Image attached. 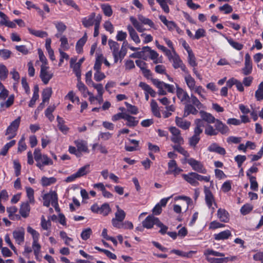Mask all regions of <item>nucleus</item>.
Returning <instances> with one entry per match:
<instances>
[{
	"label": "nucleus",
	"instance_id": "obj_1",
	"mask_svg": "<svg viewBox=\"0 0 263 263\" xmlns=\"http://www.w3.org/2000/svg\"><path fill=\"white\" fill-rule=\"evenodd\" d=\"M189 100H190L191 103L185 104L183 117H187L190 114L195 115L198 112V109H200L203 107L202 104L193 93L191 94Z\"/></svg>",
	"mask_w": 263,
	"mask_h": 263
},
{
	"label": "nucleus",
	"instance_id": "obj_2",
	"mask_svg": "<svg viewBox=\"0 0 263 263\" xmlns=\"http://www.w3.org/2000/svg\"><path fill=\"white\" fill-rule=\"evenodd\" d=\"M137 18L138 19L133 16H131L129 17V20L138 32H143L146 30L143 25H148L152 28L154 27V22L148 18L144 16L142 14H138Z\"/></svg>",
	"mask_w": 263,
	"mask_h": 263
},
{
	"label": "nucleus",
	"instance_id": "obj_3",
	"mask_svg": "<svg viewBox=\"0 0 263 263\" xmlns=\"http://www.w3.org/2000/svg\"><path fill=\"white\" fill-rule=\"evenodd\" d=\"M184 78L189 89L191 92L197 93L203 100H206L205 89L200 85H196L195 79L190 73L184 74Z\"/></svg>",
	"mask_w": 263,
	"mask_h": 263
},
{
	"label": "nucleus",
	"instance_id": "obj_4",
	"mask_svg": "<svg viewBox=\"0 0 263 263\" xmlns=\"http://www.w3.org/2000/svg\"><path fill=\"white\" fill-rule=\"evenodd\" d=\"M34 157L36 162V166L41 170H43L45 165H51L53 164V161L46 155H42L39 149H35Z\"/></svg>",
	"mask_w": 263,
	"mask_h": 263
},
{
	"label": "nucleus",
	"instance_id": "obj_5",
	"mask_svg": "<svg viewBox=\"0 0 263 263\" xmlns=\"http://www.w3.org/2000/svg\"><path fill=\"white\" fill-rule=\"evenodd\" d=\"M153 84L158 88V93L159 95L164 96L167 92L174 93L175 92V87L173 85H170L161 81L158 79L152 80Z\"/></svg>",
	"mask_w": 263,
	"mask_h": 263
},
{
	"label": "nucleus",
	"instance_id": "obj_6",
	"mask_svg": "<svg viewBox=\"0 0 263 263\" xmlns=\"http://www.w3.org/2000/svg\"><path fill=\"white\" fill-rule=\"evenodd\" d=\"M27 232L32 236L33 239L32 247L34 255L37 258L40 253L41 248V245L39 243L40 234L31 227H27Z\"/></svg>",
	"mask_w": 263,
	"mask_h": 263
},
{
	"label": "nucleus",
	"instance_id": "obj_7",
	"mask_svg": "<svg viewBox=\"0 0 263 263\" xmlns=\"http://www.w3.org/2000/svg\"><path fill=\"white\" fill-rule=\"evenodd\" d=\"M43 198L44 200L43 205L44 206L48 207L51 204L57 212H60V208L58 203V196L55 192H50L44 195Z\"/></svg>",
	"mask_w": 263,
	"mask_h": 263
},
{
	"label": "nucleus",
	"instance_id": "obj_8",
	"mask_svg": "<svg viewBox=\"0 0 263 263\" xmlns=\"http://www.w3.org/2000/svg\"><path fill=\"white\" fill-rule=\"evenodd\" d=\"M90 172V164H87L81 167H80L77 171L67 177L65 179V181L69 183L72 182L76 179L81 178L83 176H86Z\"/></svg>",
	"mask_w": 263,
	"mask_h": 263
},
{
	"label": "nucleus",
	"instance_id": "obj_9",
	"mask_svg": "<svg viewBox=\"0 0 263 263\" xmlns=\"http://www.w3.org/2000/svg\"><path fill=\"white\" fill-rule=\"evenodd\" d=\"M204 193L206 204L209 209L211 210L212 213H214L215 208L217 207V204L215 202L214 197L207 187H204Z\"/></svg>",
	"mask_w": 263,
	"mask_h": 263
},
{
	"label": "nucleus",
	"instance_id": "obj_10",
	"mask_svg": "<svg viewBox=\"0 0 263 263\" xmlns=\"http://www.w3.org/2000/svg\"><path fill=\"white\" fill-rule=\"evenodd\" d=\"M20 122L21 117H18L17 119L12 121L10 123V125L7 127L6 135H8V139H12L15 136Z\"/></svg>",
	"mask_w": 263,
	"mask_h": 263
},
{
	"label": "nucleus",
	"instance_id": "obj_11",
	"mask_svg": "<svg viewBox=\"0 0 263 263\" xmlns=\"http://www.w3.org/2000/svg\"><path fill=\"white\" fill-rule=\"evenodd\" d=\"M185 161L195 171L202 174H205L206 173V170L200 161L196 160L193 158L186 159Z\"/></svg>",
	"mask_w": 263,
	"mask_h": 263
},
{
	"label": "nucleus",
	"instance_id": "obj_12",
	"mask_svg": "<svg viewBox=\"0 0 263 263\" xmlns=\"http://www.w3.org/2000/svg\"><path fill=\"white\" fill-rule=\"evenodd\" d=\"M53 73L49 71L48 66L44 65H41L40 77L44 84H47L53 77Z\"/></svg>",
	"mask_w": 263,
	"mask_h": 263
},
{
	"label": "nucleus",
	"instance_id": "obj_13",
	"mask_svg": "<svg viewBox=\"0 0 263 263\" xmlns=\"http://www.w3.org/2000/svg\"><path fill=\"white\" fill-rule=\"evenodd\" d=\"M169 130L172 134L171 141L178 144H183L184 139L181 135L180 130L176 127L172 126L169 128Z\"/></svg>",
	"mask_w": 263,
	"mask_h": 263
},
{
	"label": "nucleus",
	"instance_id": "obj_14",
	"mask_svg": "<svg viewBox=\"0 0 263 263\" xmlns=\"http://www.w3.org/2000/svg\"><path fill=\"white\" fill-rule=\"evenodd\" d=\"M99 15H101L98 14L96 16V13L95 12L91 13L88 16L83 17L82 18V25L86 28H89L91 26H92L93 25L95 26L97 20Z\"/></svg>",
	"mask_w": 263,
	"mask_h": 263
},
{
	"label": "nucleus",
	"instance_id": "obj_15",
	"mask_svg": "<svg viewBox=\"0 0 263 263\" xmlns=\"http://www.w3.org/2000/svg\"><path fill=\"white\" fill-rule=\"evenodd\" d=\"M142 50H143L144 52H148L150 59L153 61L154 63L157 64L162 62V56L159 57V54L156 51L152 50L149 47H143Z\"/></svg>",
	"mask_w": 263,
	"mask_h": 263
},
{
	"label": "nucleus",
	"instance_id": "obj_16",
	"mask_svg": "<svg viewBox=\"0 0 263 263\" xmlns=\"http://www.w3.org/2000/svg\"><path fill=\"white\" fill-rule=\"evenodd\" d=\"M183 170L178 166L177 162L174 160H171L168 162V170L167 174H173L175 176L179 175Z\"/></svg>",
	"mask_w": 263,
	"mask_h": 263
},
{
	"label": "nucleus",
	"instance_id": "obj_17",
	"mask_svg": "<svg viewBox=\"0 0 263 263\" xmlns=\"http://www.w3.org/2000/svg\"><path fill=\"white\" fill-rule=\"evenodd\" d=\"M197 173L195 172L189 173L187 174H182V177L183 178L191 184L192 186H197L199 185V182L197 181Z\"/></svg>",
	"mask_w": 263,
	"mask_h": 263
},
{
	"label": "nucleus",
	"instance_id": "obj_18",
	"mask_svg": "<svg viewBox=\"0 0 263 263\" xmlns=\"http://www.w3.org/2000/svg\"><path fill=\"white\" fill-rule=\"evenodd\" d=\"M159 220L158 218L153 215L147 216L142 222V226L146 229H151L154 225H157Z\"/></svg>",
	"mask_w": 263,
	"mask_h": 263
},
{
	"label": "nucleus",
	"instance_id": "obj_19",
	"mask_svg": "<svg viewBox=\"0 0 263 263\" xmlns=\"http://www.w3.org/2000/svg\"><path fill=\"white\" fill-rule=\"evenodd\" d=\"M126 29L131 40L136 44H140L141 43V40L136 32L135 27L130 25H128L126 27Z\"/></svg>",
	"mask_w": 263,
	"mask_h": 263
},
{
	"label": "nucleus",
	"instance_id": "obj_20",
	"mask_svg": "<svg viewBox=\"0 0 263 263\" xmlns=\"http://www.w3.org/2000/svg\"><path fill=\"white\" fill-rule=\"evenodd\" d=\"M242 70L244 75H248L252 71V61L249 53H246L245 55V67Z\"/></svg>",
	"mask_w": 263,
	"mask_h": 263
},
{
	"label": "nucleus",
	"instance_id": "obj_21",
	"mask_svg": "<svg viewBox=\"0 0 263 263\" xmlns=\"http://www.w3.org/2000/svg\"><path fill=\"white\" fill-rule=\"evenodd\" d=\"M80 154L81 153H89V151L87 146V142L86 141L78 139L74 141Z\"/></svg>",
	"mask_w": 263,
	"mask_h": 263
},
{
	"label": "nucleus",
	"instance_id": "obj_22",
	"mask_svg": "<svg viewBox=\"0 0 263 263\" xmlns=\"http://www.w3.org/2000/svg\"><path fill=\"white\" fill-rule=\"evenodd\" d=\"M167 58L170 61L173 62V66L175 69L178 68L183 63L182 60L176 51L172 52Z\"/></svg>",
	"mask_w": 263,
	"mask_h": 263
},
{
	"label": "nucleus",
	"instance_id": "obj_23",
	"mask_svg": "<svg viewBox=\"0 0 263 263\" xmlns=\"http://www.w3.org/2000/svg\"><path fill=\"white\" fill-rule=\"evenodd\" d=\"M176 94L178 99L182 103L187 102L190 99V96L187 92L182 88L178 87V85L176 86Z\"/></svg>",
	"mask_w": 263,
	"mask_h": 263
},
{
	"label": "nucleus",
	"instance_id": "obj_24",
	"mask_svg": "<svg viewBox=\"0 0 263 263\" xmlns=\"http://www.w3.org/2000/svg\"><path fill=\"white\" fill-rule=\"evenodd\" d=\"M175 123L177 126L183 130L189 129L191 123L190 121L183 119V118L176 117L175 118Z\"/></svg>",
	"mask_w": 263,
	"mask_h": 263
},
{
	"label": "nucleus",
	"instance_id": "obj_25",
	"mask_svg": "<svg viewBox=\"0 0 263 263\" xmlns=\"http://www.w3.org/2000/svg\"><path fill=\"white\" fill-rule=\"evenodd\" d=\"M25 232L23 229L15 230L13 232V236L16 243L22 244L24 241Z\"/></svg>",
	"mask_w": 263,
	"mask_h": 263
},
{
	"label": "nucleus",
	"instance_id": "obj_26",
	"mask_svg": "<svg viewBox=\"0 0 263 263\" xmlns=\"http://www.w3.org/2000/svg\"><path fill=\"white\" fill-rule=\"evenodd\" d=\"M215 127L218 133L220 132L222 134H226L229 130L228 127L218 119L215 122Z\"/></svg>",
	"mask_w": 263,
	"mask_h": 263
},
{
	"label": "nucleus",
	"instance_id": "obj_27",
	"mask_svg": "<svg viewBox=\"0 0 263 263\" xmlns=\"http://www.w3.org/2000/svg\"><path fill=\"white\" fill-rule=\"evenodd\" d=\"M208 150L210 152H215L221 155H224L226 153L225 149L222 147H220L216 143H212L208 147Z\"/></svg>",
	"mask_w": 263,
	"mask_h": 263
},
{
	"label": "nucleus",
	"instance_id": "obj_28",
	"mask_svg": "<svg viewBox=\"0 0 263 263\" xmlns=\"http://www.w3.org/2000/svg\"><path fill=\"white\" fill-rule=\"evenodd\" d=\"M53 24H54L58 31V33L55 35V36L57 37H59L66 30L67 26L63 22L61 21H54Z\"/></svg>",
	"mask_w": 263,
	"mask_h": 263
},
{
	"label": "nucleus",
	"instance_id": "obj_29",
	"mask_svg": "<svg viewBox=\"0 0 263 263\" xmlns=\"http://www.w3.org/2000/svg\"><path fill=\"white\" fill-rule=\"evenodd\" d=\"M139 141L134 139H129V143H126L125 149L128 152H133L138 149Z\"/></svg>",
	"mask_w": 263,
	"mask_h": 263
},
{
	"label": "nucleus",
	"instance_id": "obj_30",
	"mask_svg": "<svg viewBox=\"0 0 263 263\" xmlns=\"http://www.w3.org/2000/svg\"><path fill=\"white\" fill-rule=\"evenodd\" d=\"M29 203H30L28 202H24L21 205L20 209V213L21 215L24 218L27 217L29 215L30 211Z\"/></svg>",
	"mask_w": 263,
	"mask_h": 263
},
{
	"label": "nucleus",
	"instance_id": "obj_31",
	"mask_svg": "<svg viewBox=\"0 0 263 263\" xmlns=\"http://www.w3.org/2000/svg\"><path fill=\"white\" fill-rule=\"evenodd\" d=\"M231 235V231L229 230H226L219 233L215 234L214 238L216 240H225L228 239Z\"/></svg>",
	"mask_w": 263,
	"mask_h": 263
},
{
	"label": "nucleus",
	"instance_id": "obj_32",
	"mask_svg": "<svg viewBox=\"0 0 263 263\" xmlns=\"http://www.w3.org/2000/svg\"><path fill=\"white\" fill-rule=\"evenodd\" d=\"M201 118L203 120L209 124L214 123L216 121V119L211 114L201 111L200 112Z\"/></svg>",
	"mask_w": 263,
	"mask_h": 263
},
{
	"label": "nucleus",
	"instance_id": "obj_33",
	"mask_svg": "<svg viewBox=\"0 0 263 263\" xmlns=\"http://www.w3.org/2000/svg\"><path fill=\"white\" fill-rule=\"evenodd\" d=\"M57 120L58 122V126L60 130L64 134H66L69 128L65 124V121L64 120L58 116L57 117Z\"/></svg>",
	"mask_w": 263,
	"mask_h": 263
},
{
	"label": "nucleus",
	"instance_id": "obj_34",
	"mask_svg": "<svg viewBox=\"0 0 263 263\" xmlns=\"http://www.w3.org/2000/svg\"><path fill=\"white\" fill-rule=\"evenodd\" d=\"M104 60V57L102 54H96L95 63L93 66L95 71H101L102 64Z\"/></svg>",
	"mask_w": 263,
	"mask_h": 263
},
{
	"label": "nucleus",
	"instance_id": "obj_35",
	"mask_svg": "<svg viewBox=\"0 0 263 263\" xmlns=\"http://www.w3.org/2000/svg\"><path fill=\"white\" fill-rule=\"evenodd\" d=\"M51 40L50 38H47L45 42V48L46 50L47 51V52L48 53L49 58L51 60L54 61L55 60V56L54 54V51L51 47Z\"/></svg>",
	"mask_w": 263,
	"mask_h": 263
},
{
	"label": "nucleus",
	"instance_id": "obj_36",
	"mask_svg": "<svg viewBox=\"0 0 263 263\" xmlns=\"http://www.w3.org/2000/svg\"><path fill=\"white\" fill-rule=\"evenodd\" d=\"M139 87H140L145 92V93H149L152 97H155L156 95V92L154 90L152 89V88L144 82H140L139 85Z\"/></svg>",
	"mask_w": 263,
	"mask_h": 263
},
{
	"label": "nucleus",
	"instance_id": "obj_37",
	"mask_svg": "<svg viewBox=\"0 0 263 263\" xmlns=\"http://www.w3.org/2000/svg\"><path fill=\"white\" fill-rule=\"evenodd\" d=\"M77 87L83 97L86 98L88 96V94L90 92L88 91L87 87L84 85V84L80 81V79L78 80Z\"/></svg>",
	"mask_w": 263,
	"mask_h": 263
},
{
	"label": "nucleus",
	"instance_id": "obj_38",
	"mask_svg": "<svg viewBox=\"0 0 263 263\" xmlns=\"http://www.w3.org/2000/svg\"><path fill=\"white\" fill-rule=\"evenodd\" d=\"M156 1L164 12L166 13H169L170 8L168 5L173 4V2L171 0H156Z\"/></svg>",
	"mask_w": 263,
	"mask_h": 263
},
{
	"label": "nucleus",
	"instance_id": "obj_39",
	"mask_svg": "<svg viewBox=\"0 0 263 263\" xmlns=\"http://www.w3.org/2000/svg\"><path fill=\"white\" fill-rule=\"evenodd\" d=\"M14 101V95H10L9 96L8 99L5 102H1L0 103V107L3 110H5L7 108H9L13 105Z\"/></svg>",
	"mask_w": 263,
	"mask_h": 263
},
{
	"label": "nucleus",
	"instance_id": "obj_40",
	"mask_svg": "<svg viewBox=\"0 0 263 263\" xmlns=\"http://www.w3.org/2000/svg\"><path fill=\"white\" fill-rule=\"evenodd\" d=\"M217 216L220 220L223 222L229 221V213L223 209H219L217 211Z\"/></svg>",
	"mask_w": 263,
	"mask_h": 263
},
{
	"label": "nucleus",
	"instance_id": "obj_41",
	"mask_svg": "<svg viewBox=\"0 0 263 263\" xmlns=\"http://www.w3.org/2000/svg\"><path fill=\"white\" fill-rule=\"evenodd\" d=\"M29 32L35 36L44 38L48 36V33L44 31L35 30L31 28H28Z\"/></svg>",
	"mask_w": 263,
	"mask_h": 263
},
{
	"label": "nucleus",
	"instance_id": "obj_42",
	"mask_svg": "<svg viewBox=\"0 0 263 263\" xmlns=\"http://www.w3.org/2000/svg\"><path fill=\"white\" fill-rule=\"evenodd\" d=\"M87 40V37L85 34L82 38H81L77 43L76 46V49L78 53L82 52L83 50V47L85 44Z\"/></svg>",
	"mask_w": 263,
	"mask_h": 263
},
{
	"label": "nucleus",
	"instance_id": "obj_43",
	"mask_svg": "<svg viewBox=\"0 0 263 263\" xmlns=\"http://www.w3.org/2000/svg\"><path fill=\"white\" fill-rule=\"evenodd\" d=\"M60 41L61 43L60 47L59 50H68L70 48V46L68 42V39L65 35L60 36Z\"/></svg>",
	"mask_w": 263,
	"mask_h": 263
},
{
	"label": "nucleus",
	"instance_id": "obj_44",
	"mask_svg": "<svg viewBox=\"0 0 263 263\" xmlns=\"http://www.w3.org/2000/svg\"><path fill=\"white\" fill-rule=\"evenodd\" d=\"M123 119L127 121L126 125L129 127L135 126L138 124V121L136 120L135 117L131 116L126 113L125 114V117H123Z\"/></svg>",
	"mask_w": 263,
	"mask_h": 263
},
{
	"label": "nucleus",
	"instance_id": "obj_45",
	"mask_svg": "<svg viewBox=\"0 0 263 263\" xmlns=\"http://www.w3.org/2000/svg\"><path fill=\"white\" fill-rule=\"evenodd\" d=\"M100 7L105 16L110 17L112 15L113 11L110 5L108 4H102Z\"/></svg>",
	"mask_w": 263,
	"mask_h": 263
},
{
	"label": "nucleus",
	"instance_id": "obj_46",
	"mask_svg": "<svg viewBox=\"0 0 263 263\" xmlns=\"http://www.w3.org/2000/svg\"><path fill=\"white\" fill-rule=\"evenodd\" d=\"M136 64L142 70L145 76L149 74L150 71L146 68V64L142 60L136 61Z\"/></svg>",
	"mask_w": 263,
	"mask_h": 263
},
{
	"label": "nucleus",
	"instance_id": "obj_47",
	"mask_svg": "<svg viewBox=\"0 0 263 263\" xmlns=\"http://www.w3.org/2000/svg\"><path fill=\"white\" fill-rule=\"evenodd\" d=\"M181 145V144H177V145H173L172 147L174 150L177 151L178 153L184 156L185 159H188L187 158L190 156L189 153L183 147H182Z\"/></svg>",
	"mask_w": 263,
	"mask_h": 263
},
{
	"label": "nucleus",
	"instance_id": "obj_48",
	"mask_svg": "<svg viewBox=\"0 0 263 263\" xmlns=\"http://www.w3.org/2000/svg\"><path fill=\"white\" fill-rule=\"evenodd\" d=\"M52 89L51 88L48 87L44 89L42 92V97L43 103L48 102L52 94Z\"/></svg>",
	"mask_w": 263,
	"mask_h": 263
},
{
	"label": "nucleus",
	"instance_id": "obj_49",
	"mask_svg": "<svg viewBox=\"0 0 263 263\" xmlns=\"http://www.w3.org/2000/svg\"><path fill=\"white\" fill-rule=\"evenodd\" d=\"M56 181V179L53 177L49 178L43 177L41 179V182L43 186H46L54 183Z\"/></svg>",
	"mask_w": 263,
	"mask_h": 263
},
{
	"label": "nucleus",
	"instance_id": "obj_50",
	"mask_svg": "<svg viewBox=\"0 0 263 263\" xmlns=\"http://www.w3.org/2000/svg\"><path fill=\"white\" fill-rule=\"evenodd\" d=\"M55 109L54 105L49 106L45 111V116L49 119L50 122L53 121L54 117L52 115V112Z\"/></svg>",
	"mask_w": 263,
	"mask_h": 263
},
{
	"label": "nucleus",
	"instance_id": "obj_51",
	"mask_svg": "<svg viewBox=\"0 0 263 263\" xmlns=\"http://www.w3.org/2000/svg\"><path fill=\"white\" fill-rule=\"evenodd\" d=\"M151 107L154 115L158 118L161 117V114L159 111L158 106L156 101L154 100H152L151 102Z\"/></svg>",
	"mask_w": 263,
	"mask_h": 263
},
{
	"label": "nucleus",
	"instance_id": "obj_52",
	"mask_svg": "<svg viewBox=\"0 0 263 263\" xmlns=\"http://www.w3.org/2000/svg\"><path fill=\"white\" fill-rule=\"evenodd\" d=\"M27 194V197L28 199V202L30 204L34 203V190L30 187L27 186L25 187Z\"/></svg>",
	"mask_w": 263,
	"mask_h": 263
},
{
	"label": "nucleus",
	"instance_id": "obj_53",
	"mask_svg": "<svg viewBox=\"0 0 263 263\" xmlns=\"http://www.w3.org/2000/svg\"><path fill=\"white\" fill-rule=\"evenodd\" d=\"M227 41L229 43V44L234 49L237 50H240L242 49L243 46L242 44L235 42L232 38H229L228 37H226Z\"/></svg>",
	"mask_w": 263,
	"mask_h": 263
},
{
	"label": "nucleus",
	"instance_id": "obj_54",
	"mask_svg": "<svg viewBox=\"0 0 263 263\" xmlns=\"http://www.w3.org/2000/svg\"><path fill=\"white\" fill-rule=\"evenodd\" d=\"M255 97L257 101L263 100V81L259 84L258 88L255 91Z\"/></svg>",
	"mask_w": 263,
	"mask_h": 263
},
{
	"label": "nucleus",
	"instance_id": "obj_55",
	"mask_svg": "<svg viewBox=\"0 0 263 263\" xmlns=\"http://www.w3.org/2000/svg\"><path fill=\"white\" fill-rule=\"evenodd\" d=\"M0 101L5 100L9 96V91L0 82Z\"/></svg>",
	"mask_w": 263,
	"mask_h": 263
},
{
	"label": "nucleus",
	"instance_id": "obj_56",
	"mask_svg": "<svg viewBox=\"0 0 263 263\" xmlns=\"http://www.w3.org/2000/svg\"><path fill=\"white\" fill-rule=\"evenodd\" d=\"M116 208L117 209V211L115 213V217L116 218L123 221L124 219L125 218L126 216V213L125 212L120 209L119 206V205H116Z\"/></svg>",
	"mask_w": 263,
	"mask_h": 263
},
{
	"label": "nucleus",
	"instance_id": "obj_57",
	"mask_svg": "<svg viewBox=\"0 0 263 263\" xmlns=\"http://www.w3.org/2000/svg\"><path fill=\"white\" fill-rule=\"evenodd\" d=\"M90 86H92L93 87H94L97 91L98 97L102 100V96L104 93V88L102 84L98 83L96 84L93 83L92 85Z\"/></svg>",
	"mask_w": 263,
	"mask_h": 263
},
{
	"label": "nucleus",
	"instance_id": "obj_58",
	"mask_svg": "<svg viewBox=\"0 0 263 263\" xmlns=\"http://www.w3.org/2000/svg\"><path fill=\"white\" fill-rule=\"evenodd\" d=\"M126 54V51H125L124 52L121 51H117L114 52H112V55L114 58V62L117 63L119 60L121 61L122 59L124 58L125 55Z\"/></svg>",
	"mask_w": 263,
	"mask_h": 263
},
{
	"label": "nucleus",
	"instance_id": "obj_59",
	"mask_svg": "<svg viewBox=\"0 0 263 263\" xmlns=\"http://www.w3.org/2000/svg\"><path fill=\"white\" fill-rule=\"evenodd\" d=\"M174 200L175 201H178L179 200H182L184 201L186 204V210H187L189 209L190 205L192 203V199L185 196H176L174 198Z\"/></svg>",
	"mask_w": 263,
	"mask_h": 263
},
{
	"label": "nucleus",
	"instance_id": "obj_60",
	"mask_svg": "<svg viewBox=\"0 0 263 263\" xmlns=\"http://www.w3.org/2000/svg\"><path fill=\"white\" fill-rule=\"evenodd\" d=\"M41 226L43 229L49 230L51 226V221L49 220H46L45 217L42 216L41 217Z\"/></svg>",
	"mask_w": 263,
	"mask_h": 263
},
{
	"label": "nucleus",
	"instance_id": "obj_61",
	"mask_svg": "<svg viewBox=\"0 0 263 263\" xmlns=\"http://www.w3.org/2000/svg\"><path fill=\"white\" fill-rule=\"evenodd\" d=\"M15 141L14 140H12L10 142L4 145V146L2 148V149H1V151L0 152V155H1L2 156H5L7 154L9 149L11 147L13 146L15 144Z\"/></svg>",
	"mask_w": 263,
	"mask_h": 263
},
{
	"label": "nucleus",
	"instance_id": "obj_62",
	"mask_svg": "<svg viewBox=\"0 0 263 263\" xmlns=\"http://www.w3.org/2000/svg\"><path fill=\"white\" fill-rule=\"evenodd\" d=\"M111 212V209L108 203H104L100 206V214L107 216Z\"/></svg>",
	"mask_w": 263,
	"mask_h": 263
},
{
	"label": "nucleus",
	"instance_id": "obj_63",
	"mask_svg": "<svg viewBox=\"0 0 263 263\" xmlns=\"http://www.w3.org/2000/svg\"><path fill=\"white\" fill-rule=\"evenodd\" d=\"M8 70L3 64L0 65V79L1 80H5L8 77Z\"/></svg>",
	"mask_w": 263,
	"mask_h": 263
},
{
	"label": "nucleus",
	"instance_id": "obj_64",
	"mask_svg": "<svg viewBox=\"0 0 263 263\" xmlns=\"http://www.w3.org/2000/svg\"><path fill=\"white\" fill-rule=\"evenodd\" d=\"M205 258L210 263H223L226 259H228V258H218L212 256H207Z\"/></svg>",
	"mask_w": 263,
	"mask_h": 263
}]
</instances>
